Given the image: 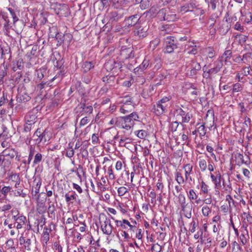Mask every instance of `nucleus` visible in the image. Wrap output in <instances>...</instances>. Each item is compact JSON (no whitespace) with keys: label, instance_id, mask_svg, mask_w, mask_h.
Listing matches in <instances>:
<instances>
[{"label":"nucleus","instance_id":"1","mask_svg":"<svg viewBox=\"0 0 252 252\" xmlns=\"http://www.w3.org/2000/svg\"><path fill=\"white\" fill-rule=\"evenodd\" d=\"M139 117L135 112H132L128 116L120 117L119 127L125 129L127 131V135H129L132 130L134 122L138 121Z\"/></svg>","mask_w":252,"mask_h":252},{"label":"nucleus","instance_id":"2","mask_svg":"<svg viewBox=\"0 0 252 252\" xmlns=\"http://www.w3.org/2000/svg\"><path fill=\"white\" fill-rule=\"evenodd\" d=\"M101 229L105 234L110 235L112 234L113 226L110 220L104 214H101L99 217Z\"/></svg>","mask_w":252,"mask_h":252},{"label":"nucleus","instance_id":"3","mask_svg":"<svg viewBox=\"0 0 252 252\" xmlns=\"http://www.w3.org/2000/svg\"><path fill=\"white\" fill-rule=\"evenodd\" d=\"M174 116L177 121L180 124L189 123L192 117L191 113L189 112H187L180 108L175 110Z\"/></svg>","mask_w":252,"mask_h":252},{"label":"nucleus","instance_id":"4","mask_svg":"<svg viewBox=\"0 0 252 252\" xmlns=\"http://www.w3.org/2000/svg\"><path fill=\"white\" fill-rule=\"evenodd\" d=\"M165 52L171 53L178 47V42L175 38L172 36H167L164 38Z\"/></svg>","mask_w":252,"mask_h":252},{"label":"nucleus","instance_id":"5","mask_svg":"<svg viewBox=\"0 0 252 252\" xmlns=\"http://www.w3.org/2000/svg\"><path fill=\"white\" fill-rule=\"evenodd\" d=\"M186 71L188 75L193 76L196 74L197 71L201 69L199 63L194 60H191L186 63Z\"/></svg>","mask_w":252,"mask_h":252},{"label":"nucleus","instance_id":"6","mask_svg":"<svg viewBox=\"0 0 252 252\" xmlns=\"http://www.w3.org/2000/svg\"><path fill=\"white\" fill-rule=\"evenodd\" d=\"M17 154V152L12 148H6L0 154V163L2 165L4 161H6L7 164H10L8 161L12 159Z\"/></svg>","mask_w":252,"mask_h":252},{"label":"nucleus","instance_id":"7","mask_svg":"<svg viewBox=\"0 0 252 252\" xmlns=\"http://www.w3.org/2000/svg\"><path fill=\"white\" fill-rule=\"evenodd\" d=\"M32 140L35 142V144H39L41 143L45 144L48 141L47 137L46 136L45 130L38 128L32 136Z\"/></svg>","mask_w":252,"mask_h":252},{"label":"nucleus","instance_id":"8","mask_svg":"<svg viewBox=\"0 0 252 252\" xmlns=\"http://www.w3.org/2000/svg\"><path fill=\"white\" fill-rule=\"evenodd\" d=\"M158 17L163 20H166L168 22H173L178 19L176 14H168L166 15V10L165 9H161L159 10L158 12Z\"/></svg>","mask_w":252,"mask_h":252},{"label":"nucleus","instance_id":"9","mask_svg":"<svg viewBox=\"0 0 252 252\" xmlns=\"http://www.w3.org/2000/svg\"><path fill=\"white\" fill-rule=\"evenodd\" d=\"M168 104H163L158 101L154 105L153 107V112L157 115H160L167 111Z\"/></svg>","mask_w":252,"mask_h":252},{"label":"nucleus","instance_id":"10","mask_svg":"<svg viewBox=\"0 0 252 252\" xmlns=\"http://www.w3.org/2000/svg\"><path fill=\"white\" fill-rule=\"evenodd\" d=\"M210 177L215 185V188L220 189L221 187V174L219 171L216 173V175L211 173Z\"/></svg>","mask_w":252,"mask_h":252},{"label":"nucleus","instance_id":"11","mask_svg":"<svg viewBox=\"0 0 252 252\" xmlns=\"http://www.w3.org/2000/svg\"><path fill=\"white\" fill-rule=\"evenodd\" d=\"M123 17V13L119 11H112L108 14V22H117Z\"/></svg>","mask_w":252,"mask_h":252},{"label":"nucleus","instance_id":"12","mask_svg":"<svg viewBox=\"0 0 252 252\" xmlns=\"http://www.w3.org/2000/svg\"><path fill=\"white\" fill-rule=\"evenodd\" d=\"M215 66L208 70V73L211 74H215L219 72L222 66L221 60H218L214 63Z\"/></svg>","mask_w":252,"mask_h":252},{"label":"nucleus","instance_id":"13","mask_svg":"<svg viewBox=\"0 0 252 252\" xmlns=\"http://www.w3.org/2000/svg\"><path fill=\"white\" fill-rule=\"evenodd\" d=\"M183 168L185 170V180L188 181L189 180V181H191L192 179L190 177H189V175L192 172L193 166L189 163L186 164L184 166Z\"/></svg>","mask_w":252,"mask_h":252},{"label":"nucleus","instance_id":"14","mask_svg":"<svg viewBox=\"0 0 252 252\" xmlns=\"http://www.w3.org/2000/svg\"><path fill=\"white\" fill-rule=\"evenodd\" d=\"M101 182H97V186L100 191H105L108 189L107 187V178L106 177H102L101 178Z\"/></svg>","mask_w":252,"mask_h":252},{"label":"nucleus","instance_id":"15","mask_svg":"<svg viewBox=\"0 0 252 252\" xmlns=\"http://www.w3.org/2000/svg\"><path fill=\"white\" fill-rule=\"evenodd\" d=\"M120 104L126 105H134L132 98L129 95H126L121 98V100L119 101Z\"/></svg>","mask_w":252,"mask_h":252},{"label":"nucleus","instance_id":"16","mask_svg":"<svg viewBox=\"0 0 252 252\" xmlns=\"http://www.w3.org/2000/svg\"><path fill=\"white\" fill-rule=\"evenodd\" d=\"M138 17L137 15H132L128 17L126 20V25L128 27H132L134 26L138 21Z\"/></svg>","mask_w":252,"mask_h":252},{"label":"nucleus","instance_id":"17","mask_svg":"<svg viewBox=\"0 0 252 252\" xmlns=\"http://www.w3.org/2000/svg\"><path fill=\"white\" fill-rule=\"evenodd\" d=\"M148 28L147 26L140 27L136 31L135 33L137 34L140 37H144L147 35Z\"/></svg>","mask_w":252,"mask_h":252},{"label":"nucleus","instance_id":"18","mask_svg":"<svg viewBox=\"0 0 252 252\" xmlns=\"http://www.w3.org/2000/svg\"><path fill=\"white\" fill-rule=\"evenodd\" d=\"M94 62L86 61L82 65V68L84 72H87L94 67Z\"/></svg>","mask_w":252,"mask_h":252},{"label":"nucleus","instance_id":"19","mask_svg":"<svg viewBox=\"0 0 252 252\" xmlns=\"http://www.w3.org/2000/svg\"><path fill=\"white\" fill-rule=\"evenodd\" d=\"M223 19L227 22V28L229 29L232 24L237 21V17L234 15L231 17H229L228 15L225 16Z\"/></svg>","mask_w":252,"mask_h":252},{"label":"nucleus","instance_id":"20","mask_svg":"<svg viewBox=\"0 0 252 252\" xmlns=\"http://www.w3.org/2000/svg\"><path fill=\"white\" fill-rule=\"evenodd\" d=\"M77 197V195L75 191H72L70 193H66L64 195L65 200L67 203L70 204L72 203L71 201L76 200Z\"/></svg>","mask_w":252,"mask_h":252},{"label":"nucleus","instance_id":"21","mask_svg":"<svg viewBox=\"0 0 252 252\" xmlns=\"http://www.w3.org/2000/svg\"><path fill=\"white\" fill-rule=\"evenodd\" d=\"M93 108L91 105H88L87 107H83L80 112L81 116H90L92 113Z\"/></svg>","mask_w":252,"mask_h":252},{"label":"nucleus","instance_id":"22","mask_svg":"<svg viewBox=\"0 0 252 252\" xmlns=\"http://www.w3.org/2000/svg\"><path fill=\"white\" fill-rule=\"evenodd\" d=\"M181 208L184 216L186 218L190 219L191 217V207L189 205H188L182 207Z\"/></svg>","mask_w":252,"mask_h":252},{"label":"nucleus","instance_id":"23","mask_svg":"<svg viewBox=\"0 0 252 252\" xmlns=\"http://www.w3.org/2000/svg\"><path fill=\"white\" fill-rule=\"evenodd\" d=\"M175 180L178 183L179 185H182L187 182L185 180V178H184L182 175V173L179 171H177L175 173Z\"/></svg>","mask_w":252,"mask_h":252},{"label":"nucleus","instance_id":"24","mask_svg":"<svg viewBox=\"0 0 252 252\" xmlns=\"http://www.w3.org/2000/svg\"><path fill=\"white\" fill-rule=\"evenodd\" d=\"M134 105H122L119 109V111L123 114H126L132 111Z\"/></svg>","mask_w":252,"mask_h":252},{"label":"nucleus","instance_id":"25","mask_svg":"<svg viewBox=\"0 0 252 252\" xmlns=\"http://www.w3.org/2000/svg\"><path fill=\"white\" fill-rule=\"evenodd\" d=\"M12 193H13L12 195L15 197L20 196L24 198L27 195V194L23 192V189L22 188H18L15 190H13L12 189Z\"/></svg>","mask_w":252,"mask_h":252},{"label":"nucleus","instance_id":"26","mask_svg":"<svg viewBox=\"0 0 252 252\" xmlns=\"http://www.w3.org/2000/svg\"><path fill=\"white\" fill-rule=\"evenodd\" d=\"M195 7V3H187L185 5L181 7L180 11L183 12H187L189 11H191L192 9Z\"/></svg>","mask_w":252,"mask_h":252},{"label":"nucleus","instance_id":"27","mask_svg":"<svg viewBox=\"0 0 252 252\" xmlns=\"http://www.w3.org/2000/svg\"><path fill=\"white\" fill-rule=\"evenodd\" d=\"M13 26L12 29V30L14 31L15 32L18 34L21 33L22 31L23 24L21 22H19V21L16 22V25H14L13 24Z\"/></svg>","mask_w":252,"mask_h":252},{"label":"nucleus","instance_id":"28","mask_svg":"<svg viewBox=\"0 0 252 252\" xmlns=\"http://www.w3.org/2000/svg\"><path fill=\"white\" fill-rule=\"evenodd\" d=\"M126 4V1L125 0H118L113 2V6L116 9H123Z\"/></svg>","mask_w":252,"mask_h":252},{"label":"nucleus","instance_id":"29","mask_svg":"<svg viewBox=\"0 0 252 252\" xmlns=\"http://www.w3.org/2000/svg\"><path fill=\"white\" fill-rule=\"evenodd\" d=\"M235 158L237 160V164L239 166L243 164H247V161H245L244 159V156L243 154H237L235 155Z\"/></svg>","mask_w":252,"mask_h":252},{"label":"nucleus","instance_id":"30","mask_svg":"<svg viewBox=\"0 0 252 252\" xmlns=\"http://www.w3.org/2000/svg\"><path fill=\"white\" fill-rule=\"evenodd\" d=\"M128 227H129L131 230L134 231L133 229L135 228V226L131 225L128 220L123 219L122 228L126 229Z\"/></svg>","mask_w":252,"mask_h":252},{"label":"nucleus","instance_id":"31","mask_svg":"<svg viewBox=\"0 0 252 252\" xmlns=\"http://www.w3.org/2000/svg\"><path fill=\"white\" fill-rule=\"evenodd\" d=\"M243 88V85L239 83H236L233 85L232 93L241 92Z\"/></svg>","mask_w":252,"mask_h":252},{"label":"nucleus","instance_id":"32","mask_svg":"<svg viewBox=\"0 0 252 252\" xmlns=\"http://www.w3.org/2000/svg\"><path fill=\"white\" fill-rule=\"evenodd\" d=\"M45 72L44 68H41L36 70L35 75L37 76L38 81H40L43 77Z\"/></svg>","mask_w":252,"mask_h":252},{"label":"nucleus","instance_id":"33","mask_svg":"<svg viewBox=\"0 0 252 252\" xmlns=\"http://www.w3.org/2000/svg\"><path fill=\"white\" fill-rule=\"evenodd\" d=\"M12 188L11 186H4L1 188V193L6 197L9 193L12 192Z\"/></svg>","mask_w":252,"mask_h":252},{"label":"nucleus","instance_id":"34","mask_svg":"<svg viewBox=\"0 0 252 252\" xmlns=\"http://www.w3.org/2000/svg\"><path fill=\"white\" fill-rule=\"evenodd\" d=\"M132 50L130 48L125 49L122 51L121 55H124L125 54H128V56L126 57V59L133 58L134 55L132 54Z\"/></svg>","mask_w":252,"mask_h":252},{"label":"nucleus","instance_id":"35","mask_svg":"<svg viewBox=\"0 0 252 252\" xmlns=\"http://www.w3.org/2000/svg\"><path fill=\"white\" fill-rule=\"evenodd\" d=\"M135 133L141 139H144L147 135V132L143 129L135 131Z\"/></svg>","mask_w":252,"mask_h":252},{"label":"nucleus","instance_id":"36","mask_svg":"<svg viewBox=\"0 0 252 252\" xmlns=\"http://www.w3.org/2000/svg\"><path fill=\"white\" fill-rule=\"evenodd\" d=\"M188 196L189 198L190 199L191 201L194 200V199H197L198 198L197 194L195 193L194 190L192 189H191L189 190V193H188Z\"/></svg>","mask_w":252,"mask_h":252},{"label":"nucleus","instance_id":"37","mask_svg":"<svg viewBox=\"0 0 252 252\" xmlns=\"http://www.w3.org/2000/svg\"><path fill=\"white\" fill-rule=\"evenodd\" d=\"M199 166L202 172L206 171L207 165V162L204 159H201L199 161Z\"/></svg>","mask_w":252,"mask_h":252},{"label":"nucleus","instance_id":"38","mask_svg":"<svg viewBox=\"0 0 252 252\" xmlns=\"http://www.w3.org/2000/svg\"><path fill=\"white\" fill-rule=\"evenodd\" d=\"M160 39L158 38H156L154 40L151 41L150 44V47L152 50H154L158 45L160 43Z\"/></svg>","mask_w":252,"mask_h":252},{"label":"nucleus","instance_id":"39","mask_svg":"<svg viewBox=\"0 0 252 252\" xmlns=\"http://www.w3.org/2000/svg\"><path fill=\"white\" fill-rule=\"evenodd\" d=\"M178 198L179 203L181 205V207L189 205V204L186 203V197L184 194L181 193L179 194L178 196Z\"/></svg>","mask_w":252,"mask_h":252},{"label":"nucleus","instance_id":"40","mask_svg":"<svg viewBox=\"0 0 252 252\" xmlns=\"http://www.w3.org/2000/svg\"><path fill=\"white\" fill-rule=\"evenodd\" d=\"M197 132L200 137L204 136L206 133V130L204 125H201L197 127Z\"/></svg>","mask_w":252,"mask_h":252},{"label":"nucleus","instance_id":"41","mask_svg":"<svg viewBox=\"0 0 252 252\" xmlns=\"http://www.w3.org/2000/svg\"><path fill=\"white\" fill-rule=\"evenodd\" d=\"M252 59L251 57V53H246L243 56L242 59H241V61L243 62L244 63H248L250 62V60Z\"/></svg>","mask_w":252,"mask_h":252},{"label":"nucleus","instance_id":"42","mask_svg":"<svg viewBox=\"0 0 252 252\" xmlns=\"http://www.w3.org/2000/svg\"><path fill=\"white\" fill-rule=\"evenodd\" d=\"M211 212V209L207 205L204 206L202 208V213L204 217H208Z\"/></svg>","mask_w":252,"mask_h":252},{"label":"nucleus","instance_id":"43","mask_svg":"<svg viewBox=\"0 0 252 252\" xmlns=\"http://www.w3.org/2000/svg\"><path fill=\"white\" fill-rule=\"evenodd\" d=\"M149 65V61L146 59H145L142 63L139 65V69H140L141 71H144L145 70Z\"/></svg>","mask_w":252,"mask_h":252},{"label":"nucleus","instance_id":"44","mask_svg":"<svg viewBox=\"0 0 252 252\" xmlns=\"http://www.w3.org/2000/svg\"><path fill=\"white\" fill-rule=\"evenodd\" d=\"M118 195L120 196L124 195L126 193L128 192V189L125 187H121L118 189Z\"/></svg>","mask_w":252,"mask_h":252},{"label":"nucleus","instance_id":"45","mask_svg":"<svg viewBox=\"0 0 252 252\" xmlns=\"http://www.w3.org/2000/svg\"><path fill=\"white\" fill-rule=\"evenodd\" d=\"M8 10L13 19V24L16 25V22H19V21L18 18L16 16V13L13 9L9 8Z\"/></svg>","mask_w":252,"mask_h":252},{"label":"nucleus","instance_id":"46","mask_svg":"<svg viewBox=\"0 0 252 252\" xmlns=\"http://www.w3.org/2000/svg\"><path fill=\"white\" fill-rule=\"evenodd\" d=\"M189 47H192V48L190 50L188 51V54L190 55H195L197 54V49L196 46L195 45V43L192 42L190 45H189Z\"/></svg>","mask_w":252,"mask_h":252},{"label":"nucleus","instance_id":"47","mask_svg":"<svg viewBox=\"0 0 252 252\" xmlns=\"http://www.w3.org/2000/svg\"><path fill=\"white\" fill-rule=\"evenodd\" d=\"M42 158V155L40 153H37L35 155L33 162V165L38 164L39 163Z\"/></svg>","mask_w":252,"mask_h":252},{"label":"nucleus","instance_id":"48","mask_svg":"<svg viewBox=\"0 0 252 252\" xmlns=\"http://www.w3.org/2000/svg\"><path fill=\"white\" fill-rule=\"evenodd\" d=\"M206 52L208 54V57L212 58L215 56V52L214 50L209 47L206 49Z\"/></svg>","mask_w":252,"mask_h":252},{"label":"nucleus","instance_id":"49","mask_svg":"<svg viewBox=\"0 0 252 252\" xmlns=\"http://www.w3.org/2000/svg\"><path fill=\"white\" fill-rule=\"evenodd\" d=\"M129 135H127V133H126V135L125 136H121V138L120 140L119 143L120 145H123L125 143H129L130 139L128 137Z\"/></svg>","mask_w":252,"mask_h":252},{"label":"nucleus","instance_id":"50","mask_svg":"<svg viewBox=\"0 0 252 252\" xmlns=\"http://www.w3.org/2000/svg\"><path fill=\"white\" fill-rule=\"evenodd\" d=\"M189 225H190V227L189 229V231H190L191 233H194L195 231L196 227L197 226V224L196 223L194 219H192V220L189 224Z\"/></svg>","mask_w":252,"mask_h":252},{"label":"nucleus","instance_id":"51","mask_svg":"<svg viewBox=\"0 0 252 252\" xmlns=\"http://www.w3.org/2000/svg\"><path fill=\"white\" fill-rule=\"evenodd\" d=\"M9 179L12 182L15 183L20 180L19 175L16 173H12L9 177Z\"/></svg>","mask_w":252,"mask_h":252},{"label":"nucleus","instance_id":"52","mask_svg":"<svg viewBox=\"0 0 252 252\" xmlns=\"http://www.w3.org/2000/svg\"><path fill=\"white\" fill-rule=\"evenodd\" d=\"M170 30L167 25L162 26L160 28V34L164 35L165 34L168 33Z\"/></svg>","mask_w":252,"mask_h":252},{"label":"nucleus","instance_id":"53","mask_svg":"<svg viewBox=\"0 0 252 252\" xmlns=\"http://www.w3.org/2000/svg\"><path fill=\"white\" fill-rule=\"evenodd\" d=\"M234 29L235 30L238 31L240 32H244L245 31L244 26H242L241 24L239 23V22H237L236 23V24L234 26Z\"/></svg>","mask_w":252,"mask_h":252},{"label":"nucleus","instance_id":"54","mask_svg":"<svg viewBox=\"0 0 252 252\" xmlns=\"http://www.w3.org/2000/svg\"><path fill=\"white\" fill-rule=\"evenodd\" d=\"M74 151L73 149L72 148V147L71 146V147L69 146L66 149V156L69 158H71L74 156Z\"/></svg>","mask_w":252,"mask_h":252},{"label":"nucleus","instance_id":"55","mask_svg":"<svg viewBox=\"0 0 252 252\" xmlns=\"http://www.w3.org/2000/svg\"><path fill=\"white\" fill-rule=\"evenodd\" d=\"M141 1H140V7L142 9H145L150 4V0H141Z\"/></svg>","mask_w":252,"mask_h":252},{"label":"nucleus","instance_id":"56","mask_svg":"<svg viewBox=\"0 0 252 252\" xmlns=\"http://www.w3.org/2000/svg\"><path fill=\"white\" fill-rule=\"evenodd\" d=\"M90 116H85L83 118L80 123V125L81 126H84L87 125L91 120Z\"/></svg>","mask_w":252,"mask_h":252},{"label":"nucleus","instance_id":"57","mask_svg":"<svg viewBox=\"0 0 252 252\" xmlns=\"http://www.w3.org/2000/svg\"><path fill=\"white\" fill-rule=\"evenodd\" d=\"M120 117L115 118L111 119L109 124L111 125H116L118 127L119 126V122L120 121Z\"/></svg>","mask_w":252,"mask_h":252},{"label":"nucleus","instance_id":"58","mask_svg":"<svg viewBox=\"0 0 252 252\" xmlns=\"http://www.w3.org/2000/svg\"><path fill=\"white\" fill-rule=\"evenodd\" d=\"M172 99V96L169 95L168 96H164L158 101L163 104H168L167 103Z\"/></svg>","mask_w":252,"mask_h":252},{"label":"nucleus","instance_id":"59","mask_svg":"<svg viewBox=\"0 0 252 252\" xmlns=\"http://www.w3.org/2000/svg\"><path fill=\"white\" fill-rule=\"evenodd\" d=\"M32 241L30 238H27L26 241V243L24 245L25 249L28 251H31V250Z\"/></svg>","mask_w":252,"mask_h":252},{"label":"nucleus","instance_id":"60","mask_svg":"<svg viewBox=\"0 0 252 252\" xmlns=\"http://www.w3.org/2000/svg\"><path fill=\"white\" fill-rule=\"evenodd\" d=\"M242 74L245 76L252 75V71L250 70V67H245L243 69Z\"/></svg>","mask_w":252,"mask_h":252},{"label":"nucleus","instance_id":"61","mask_svg":"<svg viewBox=\"0 0 252 252\" xmlns=\"http://www.w3.org/2000/svg\"><path fill=\"white\" fill-rule=\"evenodd\" d=\"M151 250L155 252H160L161 250V247L158 244H155L153 245Z\"/></svg>","mask_w":252,"mask_h":252},{"label":"nucleus","instance_id":"62","mask_svg":"<svg viewBox=\"0 0 252 252\" xmlns=\"http://www.w3.org/2000/svg\"><path fill=\"white\" fill-rule=\"evenodd\" d=\"M26 221V218L24 216H18V219H17V223L25 224Z\"/></svg>","mask_w":252,"mask_h":252},{"label":"nucleus","instance_id":"63","mask_svg":"<svg viewBox=\"0 0 252 252\" xmlns=\"http://www.w3.org/2000/svg\"><path fill=\"white\" fill-rule=\"evenodd\" d=\"M49 239V233L48 232V230H46V231H44L43 232V241L46 243Z\"/></svg>","mask_w":252,"mask_h":252},{"label":"nucleus","instance_id":"64","mask_svg":"<svg viewBox=\"0 0 252 252\" xmlns=\"http://www.w3.org/2000/svg\"><path fill=\"white\" fill-rule=\"evenodd\" d=\"M232 52L230 50H226L224 52L223 54L222 57L225 58V61H226L227 59L230 58L231 56Z\"/></svg>","mask_w":252,"mask_h":252}]
</instances>
